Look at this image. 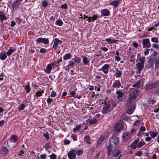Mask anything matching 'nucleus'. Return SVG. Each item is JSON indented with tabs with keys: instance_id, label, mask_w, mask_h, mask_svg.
<instances>
[{
	"instance_id": "f257e3e1",
	"label": "nucleus",
	"mask_w": 159,
	"mask_h": 159,
	"mask_svg": "<svg viewBox=\"0 0 159 159\" xmlns=\"http://www.w3.org/2000/svg\"><path fill=\"white\" fill-rule=\"evenodd\" d=\"M104 102L103 109L102 111V113L104 114H107L111 112L116 105V101L112 99L105 100Z\"/></svg>"
},
{
	"instance_id": "f03ea898",
	"label": "nucleus",
	"mask_w": 159,
	"mask_h": 159,
	"mask_svg": "<svg viewBox=\"0 0 159 159\" xmlns=\"http://www.w3.org/2000/svg\"><path fill=\"white\" fill-rule=\"evenodd\" d=\"M140 92L139 90H135L132 91L129 95V98L127 100L126 105L127 107L129 106L130 104L136 99L137 96Z\"/></svg>"
},
{
	"instance_id": "7ed1b4c3",
	"label": "nucleus",
	"mask_w": 159,
	"mask_h": 159,
	"mask_svg": "<svg viewBox=\"0 0 159 159\" xmlns=\"http://www.w3.org/2000/svg\"><path fill=\"white\" fill-rule=\"evenodd\" d=\"M7 145L8 146V143L5 142L1 148L0 153L4 156H6L8 155L9 152V149Z\"/></svg>"
},
{
	"instance_id": "20e7f679",
	"label": "nucleus",
	"mask_w": 159,
	"mask_h": 159,
	"mask_svg": "<svg viewBox=\"0 0 159 159\" xmlns=\"http://www.w3.org/2000/svg\"><path fill=\"white\" fill-rule=\"evenodd\" d=\"M119 142V138L116 136H113L109 138V144H110L111 146L115 147L118 145Z\"/></svg>"
},
{
	"instance_id": "39448f33",
	"label": "nucleus",
	"mask_w": 159,
	"mask_h": 159,
	"mask_svg": "<svg viewBox=\"0 0 159 159\" xmlns=\"http://www.w3.org/2000/svg\"><path fill=\"white\" fill-rule=\"evenodd\" d=\"M158 86H159V80L154 81L152 83L146 84L145 86V88L146 90H149Z\"/></svg>"
},
{
	"instance_id": "423d86ee",
	"label": "nucleus",
	"mask_w": 159,
	"mask_h": 159,
	"mask_svg": "<svg viewBox=\"0 0 159 159\" xmlns=\"http://www.w3.org/2000/svg\"><path fill=\"white\" fill-rule=\"evenodd\" d=\"M120 87L123 88L120 80H116L112 84L111 87V90L113 91L115 89H117Z\"/></svg>"
},
{
	"instance_id": "0eeeda50",
	"label": "nucleus",
	"mask_w": 159,
	"mask_h": 159,
	"mask_svg": "<svg viewBox=\"0 0 159 159\" xmlns=\"http://www.w3.org/2000/svg\"><path fill=\"white\" fill-rule=\"evenodd\" d=\"M122 121H119L114 127V130L115 131L119 132L123 129Z\"/></svg>"
},
{
	"instance_id": "6e6552de",
	"label": "nucleus",
	"mask_w": 159,
	"mask_h": 159,
	"mask_svg": "<svg viewBox=\"0 0 159 159\" xmlns=\"http://www.w3.org/2000/svg\"><path fill=\"white\" fill-rule=\"evenodd\" d=\"M116 94L117 95V99L122 102L124 101L125 99L123 98L124 95V93L120 90H117L116 93Z\"/></svg>"
},
{
	"instance_id": "1a4fd4ad",
	"label": "nucleus",
	"mask_w": 159,
	"mask_h": 159,
	"mask_svg": "<svg viewBox=\"0 0 159 159\" xmlns=\"http://www.w3.org/2000/svg\"><path fill=\"white\" fill-rule=\"evenodd\" d=\"M142 44L143 48H148L151 47L149 39H145L142 40Z\"/></svg>"
},
{
	"instance_id": "9d476101",
	"label": "nucleus",
	"mask_w": 159,
	"mask_h": 159,
	"mask_svg": "<svg viewBox=\"0 0 159 159\" xmlns=\"http://www.w3.org/2000/svg\"><path fill=\"white\" fill-rule=\"evenodd\" d=\"M35 41L37 43H42L45 44H48L49 43V40L48 38H39L35 40Z\"/></svg>"
},
{
	"instance_id": "9b49d317",
	"label": "nucleus",
	"mask_w": 159,
	"mask_h": 159,
	"mask_svg": "<svg viewBox=\"0 0 159 159\" xmlns=\"http://www.w3.org/2000/svg\"><path fill=\"white\" fill-rule=\"evenodd\" d=\"M110 65L106 64L104 65L100 69H98V71H102L105 74L108 73L109 69L110 68Z\"/></svg>"
},
{
	"instance_id": "f8f14e48",
	"label": "nucleus",
	"mask_w": 159,
	"mask_h": 159,
	"mask_svg": "<svg viewBox=\"0 0 159 159\" xmlns=\"http://www.w3.org/2000/svg\"><path fill=\"white\" fill-rule=\"evenodd\" d=\"M23 0H16L12 4V7L13 9L19 8L21 2Z\"/></svg>"
},
{
	"instance_id": "ddd939ff",
	"label": "nucleus",
	"mask_w": 159,
	"mask_h": 159,
	"mask_svg": "<svg viewBox=\"0 0 159 159\" xmlns=\"http://www.w3.org/2000/svg\"><path fill=\"white\" fill-rule=\"evenodd\" d=\"M154 59L150 58L145 64V67L147 69H149L153 67L154 65Z\"/></svg>"
},
{
	"instance_id": "4468645a",
	"label": "nucleus",
	"mask_w": 159,
	"mask_h": 159,
	"mask_svg": "<svg viewBox=\"0 0 159 159\" xmlns=\"http://www.w3.org/2000/svg\"><path fill=\"white\" fill-rule=\"evenodd\" d=\"M122 73L121 70L118 68H116L115 70V74L113 76L116 78H120L122 75Z\"/></svg>"
},
{
	"instance_id": "2eb2a0df",
	"label": "nucleus",
	"mask_w": 159,
	"mask_h": 159,
	"mask_svg": "<svg viewBox=\"0 0 159 159\" xmlns=\"http://www.w3.org/2000/svg\"><path fill=\"white\" fill-rule=\"evenodd\" d=\"M75 150H72L70 151L68 153V156L70 159H75L76 157Z\"/></svg>"
},
{
	"instance_id": "dca6fc26",
	"label": "nucleus",
	"mask_w": 159,
	"mask_h": 159,
	"mask_svg": "<svg viewBox=\"0 0 159 159\" xmlns=\"http://www.w3.org/2000/svg\"><path fill=\"white\" fill-rule=\"evenodd\" d=\"M144 66V64L141 63H138L136 64V68L137 69V73H140L142 70Z\"/></svg>"
},
{
	"instance_id": "f3484780",
	"label": "nucleus",
	"mask_w": 159,
	"mask_h": 159,
	"mask_svg": "<svg viewBox=\"0 0 159 159\" xmlns=\"http://www.w3.org/2000/svg\"><path fill=\"white\" fill-rule=\"evenodd\" d=\"M54 43L52 46V47L54 49L57 48L58 47V44L59 43H61L62 42L60 40L58 39L57 38H55L54 39Z\"/></svg>"
},
{
	"instance_id": "a211bd4d",
	"label": "nucleus",
	"mask_w": 159,
	"mask_h": 159,
	"mask_svg": "<svg viewBox=\"0 0 159 159\" xmlns=\"http://www.w3.org/2000/svg\"><path fill=\"white\" fill-rule=\"evenodd\" d=\"M102 16H108L110 15V12L107 9L102 10L101 11Z\"/></svg>"
},
{
	"instance_id": "6ab92c4d",
	"label": "nucleus",
	"mask_w": 159,
	"mask_h": 159,
	"mask_svg": "<svg viewBox=\"0 0 159 159\" xmlns=\"http://www.w3.org/2000/svg\"><path fill=\"white\" fill-rule=\"evenodd\" d=\"M139 141V139H135L133 141L130 145V147L133 149H135L138 147V143Z\"/></svg>"
},
{
	"instance_id": "aec40b11",
	"label": "nucleus",
	"mask_w": 159,
	"mask_h": 159,
	"mask_svg": "<svg viewBox=\"0 0 159 159\" xmlns=\"http://www.w3.org/2000/svg\"><path fill=\"white\" fill-rule=\"evenodd\" d=\"M128 107L126 110V112L129 114H131L133 112L134 110V106L132 105L130 107H129V106Z\"/></svg>"
},
{
	"instance_id": "412c9836",
	"label": "nucleus",
	"mask_w": 159,
	"mask_h": 159,
	"mask_svg": "<svg viewBox=\"0 0 159 159\" xmlns=\"http://www.w3.org/2000/svg\"><path fill=\"white\" fill-rule=\"evenodd\" d=\"M130 134L129 132H125L123 134L122 137L123 140L127 141L129 138Z\"/></svg>"
},
{
	"instance_id": "4be33fe9",
	"label": "nucleus",
	"mask_w": 159,
	"mask_h": 159,
	"mask_svg": "<svg viewBox=\"0 0 159 159\" xmlns=\"http://www.w3.org/2000/svg\"><path fill=\"white\" fill-rule=\"evenodd\" d=\"M105 41L108 43L109 44H112V43H116L119 42V40H118L111 39L110 38L106 39Z\"/></svg>"
},
{
	"instance_id": "5701e85b",
	"label": "nucleus",
	"mask_w": 159,
	"mask_h": 159,
	"mask_svg": "<svg viewBox=\"0 0 159 159\" xmlns=\"http://www.w3.org/2000/svg\"><path fill=\"white\" fill-rule=\"evenodd\" d=\"M18 139L17 136L16 135H12L11 136L10 139V143H15L16 142Z\"/></svg>"
},
{
	"instance_id": "b1692460",
	"label": "nucleus",
	"mask_w": 159,
	"mask_h": 159,
	"mask_svg": "<svg viewBox=\"0 0 159 159\" xmlns=\"http://www.w3.org/2000/svg\"><path fill=\"white\" fill-rule=\"evenodd\" d=\"M120 153V151L117 148H115L112 152L113 156L115 157H118Z\"/></svg>"
},
{
	"instance_id": "393cba45",
	"label": "nucleus",
	"mask_w": 159,
	"mask_h": 159,
	"mask_svg": "<svg viewBox=\"0 0 159 159\" xmlns=\"http://www.w3.org/2000/svg\"><path fill=\"white\" fill-rule=\"evenodd\" d=\"M7 58V56L5 52H3L0 53V59L2 61L5 60Z\"/></svg>"
},
{
	"instance_id": "a878e982",
	"label": "nucleus",
	"mask_w": 159,
	"mask_h": 159,
	"mask_svg": "<svg viewBox=\"0 0 159 159\" xmlns=\"http://www.w3.org/2000/svg\"><path fill=\"white\" fill-rule=\"evenodd\" d=\"M114 147L112 146L109 144V145L107 146V152L109 156H110L111 155V152L112 150V148Z\"/></svg>"
},
{
	"instance_id": "bb28decb",
	"label": "nucleus",
	"mask_w": 159,
	"mask_h": 159,
	"mask_svg": "<svg viewBox=\"0 0 159 159\" xmlns=\"http://www.w3.org/2000/svg\"><path fill=\"white\" fill-rule=\"evenodd\" d=\"M119 4V1L118 0L113 1L110 3L109 5L113 6L115 7H116Z\"/></svg>"
},
{
	"instance_id": "cd10ccee",
	"label": "nucleus",
	"mask_w": 159,
	"mask_h": 159,
	"mask_svg": "<svg viewBox=\"0 0 159 159\" xmlns=\"http://www.w3.org/2000/svg\"><path fill=\"white\" fill-rule=\"evenodd\" d=\"M52 68L51 66L50 65L48 64L46 67V69L44 70V71L46 73L49 74L51 72Z\"/></svg>"
},
{
	"instance_id": "c85d7f7f",
	"label": "nucleus",
	"mask_w": 159,
	"mask_h": 159,
	"mask_svg": "<svg viewBox=\"0 0 159 159\" xmlns=\"http://www.w3.org/2000/svg\"><path fill=\"white\" fill-rule=\"evenodd\" d=\"M98 122V120L96 118H93L91 119H90L89 120V122L90 124L94 125L96 123H97Z\"/></svg>"
},
{
	"instance_id": "c756f323",
	"label": "nucleus",
	"mask_w": 159,
	"mask_h": 159,
	"mask_svg": "<svg viewBox=\"0 0 159 159\" xmlns=\"http://www.w3.org/2000/svg\"><path fill=\"white\" fill-rule=\"evenodd\" d=\"M72 56L70 53H68L66 54L63 57V59L65 61H66L70 59L71 57Z\"/></svg>"
},
{
	"instance_id": "7c9ffc66",
	"label": "nucleus",
	"mask_w": 159,
	"mask_h": 159,
	"mask_svg": "<svg viewBox=\"0 0 159 159\" xmlns=\"http://www.w3.org/2000/svg\"><path fill=\"white\" fill-rule=\"evenodd\" d=\"M1 13H3V12L0 11V21L6 20L7 19L6 16L5 15L1 14Z\"/></svg>"
},
{
	"instance_id": "2f4dec72",
	"label": "nucleus",
	"mask_w": 159,
	"mask_h": 159,
	"mask_svg": "<svg viewBox=\"0 0 159 159\" xmlns=\"http://www.w3.org/2000/svg\"><path fill=\"white\" fill-rule=\"evenodd\" d=\"M82 57L83 58V62L84 64L87 65L89 62V61L88 60L87 58L85 56H82Z\"/></svg>"
},
{
	"instance_id": "473e14b6",
	"label": "nucleus",
	"mask_w": 159,
	"mask_h": 159,
	"mask_svg": "<svg viewBox=\"0 0 159 159\" xmlns=\"http://www.w3.org/2000/svg\"><path fill=\"white\" fill-rule=\"evenodd\" d=\"M139 63L144 64L145 57H139Z\"/></svg>"
},
{
	"instance_id": "72a5a7b5",
	"label": "nucleus",
	"mask_w": 159,
	"mask_h": 159,
	"mask_svg": "<svg viewBox=\"0 0 159 159\" xmlns=\"http://www.w3.org/2000/svg\"><path fill=\"white\" fill-rule=\"evenodd\" d=\"M15 51V50L14 49H9L8 51L7 52V54L8 56H9L11 55L13 52Z\"/></svg>"
},
{
	"instance_id": "f704fd0d",
	"label": "nucleus",
	"mask_w": 159,
	"mask_h": 159,
	"mask_svg": "<svg viewBox=\"0 0 159 159\" xmlns=\"http://www.w3.org/2000/svg\"><path fill=\"white\" fill-rule=\"evenodd\" d=\"M55 24L57 25L61 26L62 25L63 22L61 19H59L55 22Z\"/></svg>"
},
{
	"instance_id": "c9c22d12",
	"label": "nucleus",
	"mask_w": 159,
	"mask_h": 159,
	"mask_svg": "<svg viewBox=\"0 0 159 159\" xmlns=\"http://www.w3.org/2000/svg\"><path fill=\"white\" fill-rule=\"evenodd\" d=\"M145 143V142L143 140V139H142L137 144L138 147L139 148H141Z\"/></svg>"
},
{
	"instance_id": "e433bc0d",
	"label": "nucleus",
	"mask_w": 159,
	"mask_h": 159,
	"mask_svg": "<svg viewBox=\"0 0 159 159\" xmlns=\"http://www.w3.org/2000/svg\"><path fill=\"white\" fill-rule=\"evenodd\" d=\"M150 135L151 136L152 138H154L156 137L158 133H156L153 131L149 132Z\"/></svg>"
},
{
	"instance_id": "4c0bfd02",
	"label": "nucleus",
	"mask_w": 159,
	"mask_h": 159,
	"mask_svg": "<svg viewBox=\"0 0 159 159\" xmlns=\"http://www.w3.org/2000/svg\"><path fill=\"white\" fill-rule=\"evenodd\" d=\"M43 93L44 91L43 90L37 92L35 93L36 96L37 97H40L42 95V93Z\"/></svg>"
},
{
	"instance_id": "58836bf2",
	"label": "nucleus",
	"mask_w": 159,
	"mask_h": 159,
	"mask_svg": "<svg viewBox=\"0 0 159 159\" xmlns=\"http://www.w3.org/2000/svg\"><path fill=\"white\" fill-rule=\"evenodd\" d=\"M151 41L152 42L156 43H157L159 42L158 39L157 37H152L151 39Z\"/></svg>"
},
{
	"instance_id": "ea45409f",
	"label": "nucleus",
	"mask_w": 159,
	"mask_h": 159,
	"mask_svg": "<svg viewBox=\"0 0 159 159\" xmlns=\"http://www.w3.org/2000/svg\"><path fill=\"white\" fill-rule=\"evenodd\" d=\"M84 139L86 142L88 144H90V137L89 136H86L84 138Z\"/></svg>"
},
{
	"instance_id": "a19ab883",
	"label": "nucleus",
	"mask_w": 159,
	"mask_h": 159,
	"mask_svg": "<svg viewBox=\"0 0 159 159\" xmlns=\"http://www.w3.org/2000/svg\"><path fill=\"white\" fill-rule=\"evenodd\" d=\"M25 90L26 91L27 93H29L30 91V88L29 84H26L25 86Z\"/></svg>"
},
{
	"instance_id": "79ce46f5",
	"label": "nucleus",
	"mask_w": 159,
	"mask_h": 159,
	"mask_svg": "<svg viewBox=\"0 0 159 159\" xmlns=\"http://www.w3.org/2000/svg\"><path fill=\"white\" fill-rule=\"evenodd\" d=\"M140 81L139 80L137 82L133 84L132 86L133 87L136 88H139L140 87Z\"/></svg>"
},
{
	"instance_id": "37998d69",
	"label": "nucleus",
	"mask_w": 159,
	"mask_h": 159,
	"mask_svg": "<svg viewBox=\"0 0 159 159\" xmlns=\"http://www.w3.org/2000/svg\"><path fill=\"white\" fill-rule=\"evenodd\" d=\"M74 61L77 63H79L81 61V59L80 58H79L77 57H76L74 60Z\"/></svg>"
},
{
	"instance_id": "c03bdc74",
	"label": "nucleus",
	"mask_w": 159,
	"mask_h": 159,
	"mask_svg": "<svg viewBox=\"0 0 159 159\" xmlns=\"http://www.w3.org/2000/svg\"><path fill=\"white\" fill-rule=\"evenodd\" d=\"M75 154L78 156H80L82 154L83 152L82 150H79L77 151L75 150Z\"/></svg>"
},
{
	"instance_id": "a18cd8bd",
	"label": "nucleus",
	"mask_w": 159,
	"mask_h": 159,
	"mask_svg": "<svg viewBox=\"0 0 159 159\" xmlns=\"http://www.w3.org/2000/svg\"><path fill=\"white\" fill-rule=\"evenodd\" d=\"M99 18L98 15H94L93 16L91 17V19L93 22L95 20L97 19L98 18Z\"/></svg>"
},
{
	"instance_id": "49530a36",
	"label": "nucleus",
	"mask_w": 159,
	"mask_h": 159,
	"mask_svg": "<svg viewBox=\"0 0 159 159\" xmlns=\"http://www.w3.org/2000/svg\"><path fill=\"white\" fill-rule=\"evenodd\" d=\"M152 47L157 50L159 49V44H158L153 43L152 44Z\"/></svg>"
},
{
	"instance_id": "de8ad7c7",
	"label": "nucleus",
	"mask_w": 159,
	"mask_h": 159,
	"mask_svg": "<svg viewBox=\"0 0 159 159\" xmlns=\"http://www.w3.org/2000/svg\"><path fill=\"white\" fill-rule=\"evenodd\" d=\"M42 5L44 7H46L48 6V3L46 0L43 1L42 2Z\"/></svg>"
},
{
	"instance_id": "09e8293b",
	"label": "nucleus",
	"mask_w": 159,
	"mask_h": 159,
	"mask_svg": "<svg viewBox=\"0 0 159 159\" xmlns=\"http://www.w3.org/2000/svg\"><path fill=\"white\" fill-rule=\"evenodd\" d=\"M105 137L104 136H102L99 139L98 143H101L104 141Z\"/></svg>"
},
{
	"instance_id": "8fccbe9b",
	"label": "nucleus",
	"mask_w": 159,
	"mask_h": 159,
	"mask_svg": "<svg viewBox=\"0 0 159 159\" xmlns=\"http://www.w3.org/2000/svg\"><path fill=\"white\" fill-rule=\"evenodd\" d=\"M148 103L151 104H153L155 102V101L154 98H150L148 100Z\"/></svg>"
},
{
	"instance_id": "3c124183",
	"label": "nucleus",
	"mask_w": 159,
	"mask_h": 159,
	"mask_svg": "<svg viewBox=\"0 0 159 159\" xmlns=\"http://www.w3.org/2000/svg\"><path fill=\"white\" fill-rule=\"evenodd\" d=\"M81 125H79L76 126L73 129V131L75 132L77 130H79L81 128Z\"/></svg>"
},
{
	"instance_id": "603ef678",
	"label": "nucleus",
	"mask_w": 159,
	"mask_h": 159,
	"mask_svg": "<svg viewBox=\"0 0 159 159\" xmlns=\"http://www.w3.org/2000/svg\"><path fill=\"white\" fill-rule=\"evenodd\" d=\"M50 159H56L57 158V155L54 153H52L51 155L49 156Z\"/></svg>"
},
{
	"instance_id": "864d4df0",
	"label": "nucleus",
	"mask_w": 159,
	"mask_h": 159,
	"mask_svg": "<svg viewBox=\"0 0 159 159\" xmlns=\"http://www.w3.org/2000/svg\"><path fill=\"white\" fill-rule=\"evenodd\" d=\"M71 138L74 141H76L77 140V135L75 134H72L71 136Z\"/></svg>"
},
{
	"instance_id": "5fc2aeb1",
	"label": "nucleus",
	"mask_w": 159,
	"mask_h": 159,
	"mask_svg": "<svg viewBox=\"0 0 159 159\" xmlns=\"http://www.w3.org/2000/svg\"><path fill=\"white\" fill-rule=\"evenodd\" d=\"M25 107V105L23 104V103H22L19 106V111H21L24 109Z\"/></svg>"
},
{
	"instance_id": "6e6d98bb",
	"label": "nucleus",
	"mask_w": 159,
	"mask_h": 159,
	"mask_svg": "<svg viewBox=\"0 0 159 159\" xmlns=\"http://www.w3.org/2000/svg\"><path fill=\"white\" fill-rule=\"evenodd\" d=\"M121 118L123 120H126L127 119V117L125 114H122L120 116Z\"/></svg>"
},
{
	"instance_id": "4d7b16f0",
	"label": "nucleus",
	"mask_w": 159,
	"mask_h": 159,
	"mask_svg": "<svg viewBox=\"0 0 159 159\" xmlns=\"http://www.w3.org/2000/svg\"><path fill=\"white\" fill-rule=\"evenodd\" d=\"M140 124V120H137L136 121L134 124V125L136 126L139 125Z\"/></svg>"
},
{
	"instance_id": "13d9d810",
	"label": "nucleus",
	"mask_w": 159,
	"mask_h": 159,
	"mask_svg": "<svg viewBox=\"0 0 159 159\" xmlns=\"http://www.w3.org/2000/svg\"><path fill=\"white\" fill-rule=\"evenodd\" d=\"M43 136L47 140H48L49 138V134L48 133H44Z\"/></svg>"
},
{
	"instance_id": "bf43d9fd",
	"label": "nucleus",
	"mask_w": 159,
	"mask_h": 159,
	"mask_svg": "<svg viewBox=\"0 0 159 159\" xmlns=\"http://www.w3.org/2000/svg\"><path fill=\"white\" fill-rule=\"evenodd\" d=\"M60 7L63 9H67L68 8V6L67 4H64L61 5Z\"/></svg>"
},
{
	"instance_id": "052dcab7",
	"label": "nucleus",
	"mask_w": 159,
	"mask_h": 159,
	"mask_svg": "<svg viewBox=\"0 0 159 159\" xmlns=\"http://www.w3.org/2000/svg\"><path fill=\"white\" fill-rule=\"evenodd\" d=\"M52 99L49 97L47 98V102L48 104H50L52 102Z\"/></svg>"
},
{
	"instance_id": "680f3d73",
	"label": "nucleus",
	"mask_w": 159,
	"mask_h": 159,
	"mask_svg": "<svg viewBox=\"0 0 159 159\" xmlns=\"http://www.w3.org/2000/svg\"><path fill=\"white\" fill-rule=\"evenodd\" d=\"M40 52L41 53H44L46 52V50L45 48H41L40 50Z\"/></svg>"
},
{
	"instance_id": "e2e57ef3",
	"label": "nucleus",
	"mask_w": 159,
	"mask_h": 159,
	"mask_svg": "<svg viewBox=\"0 0 159 159\" xmlns=\"http://www.w3.org/2000/svg\"><path fill=\"white\" fill-rule=\"evenodd\" d=\"M57 94L54 91H52L51 94L50 95V96L52 97H54L56 96Z\"/></svg>"
},
{
	"instance_id": "0e129e2a",
	"label": "nucleus",
	"mask_w": 159,
	"mask_h": 159,
	"mask_svg": "<svg viewBox=\"0 0 159 159\" xmlns=\"http://www.w3.org/2000/svg\"><path fill=\"white\" fill-rule=\"evenodd\" d=\"M95 149V147L94 146H91L89 149V151L90 152H93Z\"/></svg>"
},
{
	"instance_id": "69168bd1",
	"label": "nucleus",
	"mask_w": 159,
	"mask_h": 159,
	"mask_svg": "<svg viewBox=\"0 0 159 159\" xmlns=\"http://www.w3.org/2000/svg\"><path fill=\"white\" fill-rule=\"evenodd\" d=\"M47 155L46 154H42L40 155L41 159H45L46 158Z\"/></svg>"
},
{
	"instance_id": "338daca9",
	"label": "nucleus",
	"mask_w": 159,
	"mask_h": 159,
	"mask_svg": "<svg viewBox=\"0 0 159 159\" xmlns=\"http://www.w3.org/2000/svg\"><path fill=\"white\" fill-rule=\"evenodd\" d=\"M150 50V49H146L144 51V54L145 55H147L148 54L149 51Z\"/></svg>"
},
{
	"instance_id": "774afa93",
	"label": "nucleus",
	"mask_w": 159,
	"mask_h": 159,
	"mask_svg": "<svg viewBox=\"0 0 159 159\" xmlns=\"http://www.w3.org/2000/svg\"><path fill=\"white\" fill-rule=\"evenodd\" d=\"M69 64H68V66L70 67V66H73V65H75V63L72 61H69Z\"/></svg>"
}]
</instances>
